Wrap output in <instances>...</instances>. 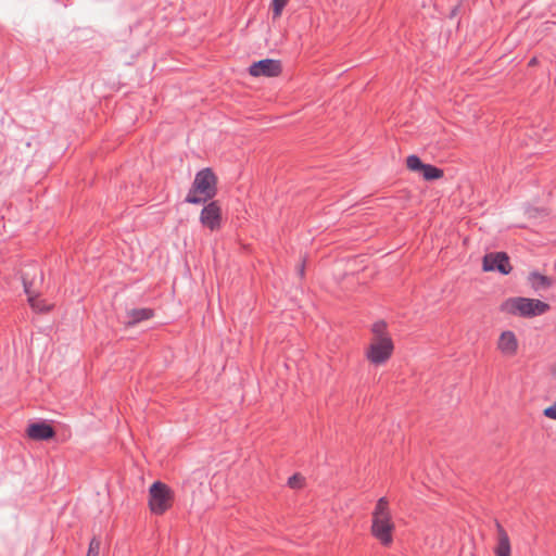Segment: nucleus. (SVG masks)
<instances>
[{"mask_svg": "<svg viewBox=\"0 0 556 556\" xmlns=\"http://www.w3.org/2000/svg\"><path fill=\"white\" fill-rule=\"evenodd\" d=\"M217 194V178L211 168L199 170L185 198L186 203L204 204Z\"/></svg>", "mask_w": 556, "mask_h": 556, "instance_id": "nucleus-1", "label": "nucleus"}, {"mask_svg": "<svg viewBox=\"0 0 556 556\" xmlns=\"http://www.w3.org/2000/svg\"><path fill=\"white\" fill-rule=\"evenodd\" d=\"M394 522L387 497H380L372 511L371 534L382 545L388 546L393 542Z\"/></svg>", "mask_w": 556, "mask_h": 556, "instance_id": "nucleus-2", "label": "nucleus"}, {"mask_svg": "<svg viewBox=\"0 0 556 556\" xmlns=\"http://www.w3.org/2000/svg\"><path fill=\"white\" fill-rule=\"evenodd\" d=\"M501 312L519 316L523 318H531L541 316L549 311V304L538 299H530L523 296H515L506 299L500 307Z\"/></svg>", "mask_w": 556, "mask_h": 556, "instance_id": "nucleus-3", "label": "nucleus"}, {"mask_svg": "<svg viewBox=\"0 0 556 556\" xmlns=\"http://www.w3.org/2000/svg\"><path fill=\"white\" fill-rule=\"evenodd\" d=\"M172 491L161 481L152 483L149 490V506L153 514L162 515L170 506Z\"/></svg>", "mask_w": 556, "mask_h": 556, "instance_id": "nucleus-4", "label": "nucleus"}, {"mask_svg": "<svg viewBox=\"0 0 556 556\" xmlns=\"http://www.w3.org/2000/svg\"><path fill=\"white\" fill-rule=\"evenodd\" d=\"M393 350L394 345L391 338H380L371 341L366 351V357L371 364L379 366L391 357Z\"/></svg>", "mask_w": 556, "mask_h": 556, "instance_id": "nucleus-5", "label": "nucleus"}, {"mask_svg": "<svg viewBox=\"0 0 556 556\" xmlns=\"http://www.w3.org/2000/svg\"><path fill=\"white\" fill-rule=\"evenodd\" d=\"M204 204L200 213V223L203 227L215 231L219 229L222 225V207L218 201H214L213 199Z\"/></svg>", "mask_w": 556, "mask_h": 556, "instance_id": "nucleus-6", "label": "nucleus"}, {"mask_svg": "<svg viewBox=\"0 0 556 556\" xmlns=\"http://www.w3.org/2000/svg\"><path fill=\"white\" fill-rule=\"evenodd\" d=\"M482 268L484 271H498L508 275L511 270L509 257L504 252L488 253L483 257Z\"/></svg>", "mask_w": 556, "mask_h": 556, "instance_id": "nucleus-7", "label": "nucleus"}, {"mask_svg": "<svg viewBox=\"0 0 556 556\" xmlns=\"http://www.w3.org/2000/svg\"><path fill=\"white\" fill-rule=\"evenodd\" d=\"M281 72V63L278 60L274 59H264L257 62H254L249 67V73L251 76L260 77H275L278 76Z\"/></svg>", "mask_w": 556, "mask_h": 556, "instance_id": "nucleus-8", "label": "nucleus"}, {"mask_svg": "<svg viewBox=\"0 0 556 556\" xmlns=\"http://www.w3.org/2000/svg\"><path fill=\"white\" fill-rule=\"evenodd\" d=\"M497 349L506 356H514L518 349L516 334L510 330L503 331L497 342Z\"/></svg>", "mask_w": 556, "mask_h": 556, "instance_id": "nucleus-9", "label": "nucleus"}, {"mask_svg": "<svg viewBox=\"0 0 556 556\" xmlns=\"http://www.w3.org/2000/svg\"><path fill=\"white\" fill-rule=\"evenodd\" d=\"M27 434L35 440H49L54 437V429L46 422H35L28 426Z\"/></svg>", "mask_w": 556, "mask_h": 556, "instance_id": "nucleus-10", "label": "nucleus"}, {"mask_svg": "<svg viewBox=\"0 0 556 556\" xmlns=\"http://www.w3.org/2000/svg\"><path fill=\"white\" fill-rule=\"evenodd\" d=\"M496 530H497V543L494 548L495 556H510L511 547H510V541H509V536H508L507 532L501 526L500 522H496Z\"/></svg>", "mask_w": 556, "mask_h": 556, "instance_id": "nucleus-11", "label": "nucleus"}, {"mask_svg": "<svg viewBox=\"0 0 556 556\" xmlns=\"http://www.w3.org/2000/svg\"><path fill=\"white\" fill-rule=\"evenodd\" d=\"M528 282L535 292L547 290L553 286V280L539 271H531L528 275Z\"/></svg>", "mask_w": 556, "mask_h": 556, "instance_id": "nucleus-12", "label": "nucleus"}, {"mask_svg": "<svg viewBox=\"0 0 556 556\" xmlns=\"http://www.w3.org/2000/svg\"><path fill=\"white\" fill-rule=\"evenodd\" d=\"M128 326H134L143 320H148L153 317V311L151 308H132L127 312Z\"/></svg>", "mask_w": 556, "mask_h": 556, "instance_id": "nucleus-13", "label": "nucleus"}, {"mask_svg": "<svg viewBox=\"0 0 556 556\" xmlns=\"http://www.w3.org/2000/svg\"><path fill=\"white\" fill-rule=\"evenodd\" d=\"M420 174L426 180H435L443 176V170L434 165L425 164Z\"/></svg>", "mask_w": 556, "mask_h": 556, "instance_id": "nucleus-14", "label": "nucleus"}, {"mask_svg": "<svg viewBox=\"0 0 556 556\" xmlns=\"http://www.w3.org/2000/svg\"><path fill=\"white\" fill-rule=\"evenodd\" d=\"M387 324L383 320H378L371 326V332L374 334L372 340H379L380 338H391L387 331Z\"/></svg>", "mask_w": 556, "mask_h": 556, "instance_id": "nucleus-15", "label": "nucleus"}, {"mask_svg": "<svg viewBox=\"0 0 556 556\" xmlns=\"http://www.w3.org/2000/svg\"><path fill=\"white\" fill-rule=\"evenodd\" d=\"M23 286H24L25 293L28 295V302L30 303V305L34 308H38L39 311H43L45 309L43 307H40L39 305H37L36 296L34 294V292L31 291L33 282H29L25 276L23 277Z\"/></svg>", "mask_w": 556, "mask_h": 556, "instance_id": "nucleus-16", "label": "nucleus"}, {"mask_svg": "<svg viewBox=\"0 0 556 556\" xmlns=\"http://www.w3.org/2000/svg\"><path fill=\"white\" fill-rule=\"evenodd\" d=\"M407 168L412 172H421L425 163L421 162L420 157L412 154L406 160Z\"/></svg>", "mask_w": 556, "mask_h": 556, "instance_id": "nucleus-17", "label": "nucleus"}, {"mask_svg": "<svg viewBox=\"0 0 556 556\" xmlns=\"http://www.w3.org/2000/svg\"><path fill=\"white\" fill-rule=\"evenodd\" d=\"M101 547V541L99 538L93 536L89 543L88 552L86 556H99Z\"/></svg>", "mask_w": 556, "mask_h": 556, "instance_id": "nucleus-18", "label": "nucleus"}, {"mask_svg": "<svg viewBox=\"0 0 556 556\" xmlns=\"http://www.w3.org/2000/svg\"><path fill=\"white\" fill-rule=\"evenodd\" d=\"M288 1L289 0H273L271 1L274 17H279L281 15L282 10L287 5Z\"/></svg>", "mask_w": 556, "mask_h": 556, "instance_id": "nucleus-19", "label": "nucleus"}, {"mask_svg": "<svg viewBox=\"0 0 556 556\" xmlns=\"http://www.w3.org/2000/svg\"><path fill=\"white\" fill-rule=\"evenodd\" d=\"M303 484V477L301 475H293L288 479V485L292 489H299Z\"/></svg>", "mask_w": 556, "mask_h": 556, "instance_id": "nucleus-20", "label": "nucleus"}, {"mask_svg": "<svg viewBox=\"0 0 556 556\" xmlns=\"http://www.w3.org/2000/svg\"><path fill=\"white\" fill-rule=\"evenodd\" d=\"M544 416L556 420V401L554 402L553 405H551L544 409Z\"/></svg>", "mask_w": 556, "mask_h": 556, "instance_id": "nucleus-21", "label": "nucleus"}, {"mask_svg": "<svg viewBox=\"0 0 556 556\" xmlns=\"http://www.w3.org/2000/svg\"><path fill=\"white\" fill-rule=\"evenodd\" d=\"M299 274H300L301 277H303V275H304V265L300 266Z\"/></svg>", "mask_w": 556, "mask_h": 556, "instance_id": "nucleus-22", "label": "nucleus"}, {"mask_svg": "<svg viewBox=\"0 0 556 556\" xmlns=\"http://www.w3.org/2000/svg\"><path fill=\"white\" fill-rule=\"evenodd\" d=\"M534 62H535V59H532V60L530 61V64H534Z\"/></svg>", "mask_w": 556, "mask_h": 556, "instance_id": "nucleus-23", "label": "nucleus"}]
</instances>
